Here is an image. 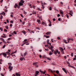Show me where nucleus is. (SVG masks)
<instances>
[{
    "label": "nucleus",
    "instance_id": "nucleus-1",
    "mask_svg": "<svg viewBox=\"0 0 76 76\" xmlns=\"http://www.w3.org/2000/svg\"><path fill=\"white\" fill-rule=\"evenodd\" d=\"M54 53L55 55H57V54H60V52H58V50H56L54 51Z\"/></svg>",
    "mask_w": 76,
    "mask_h": 76
},
{
    "label": "nucleus",
    "instance_id": "nucleus-2",
    "mask_svg": "<svg viewBox=\"0 0 76 76\" xmlns=\"http://www.w3.org/2000/svg\"><path fill=\"white\" fill-rule=\"evenodd\" d=\"M33 66H35L36 67H38V62H34L33 63Z\"/></svg>",
    "mask_w": 76,
    "mask_h": 76
},
{
    "label": "nucleus",
    "instance_id": "nucleus-3",
    "mask_svg": "<svg viewBox=\"0 0 76 76\" xmlns=\"http://www.w3.org/2000/svg\"><path fill=\"white\" fill-rule=\"evenodd\" d=\"M8 68L10 69V72H11V71L12 70V69H13V66H11V65H10L8 67Z\"/></svg>",
    "mask_w": 76,
    "mask_h": 76
},
{
    "label": "nucleus",
    "instance_id": "nucleus-4",
    "mask_svg": "<svg viewBox=\"0 0 76 76\" xmlns=\"http://www.w3.org/2000/svg\"><path fill=\"white\" fill-rule=\"evenodd\" d=\"M39 72L41 73H42V74H45V72H46V71L45 70L44 71V72L41 71V69H40L39 70Z\"/></svg>",
    "mask_w": 76,
    "mask_h": 76
},
{
    "label": "nucleus",
    "instance_id": "nucleus-5",
    "mask_svg": "<svg viewBox=\"0 0 76 76\" xmlns=\"http://www.w3.org/2000/svg\"><path fill=\"white\" fill-rule=\"evenodd\" d=\"M3 56H4V57H5V58H6V57H7V55L6 54L4 53H3Z\"/></svg>",
    "mask_w": 76,
    "mask_h": 76
},
{
    "label": "nucleus",
    "instance_id": "nucleus-6",
    "mask_svg": "<svg viewBox=\"0 0 76 76\" xmlns=\"http://www.w3.org/2000/svg\"><path fill=\"white\" fill-rule=\"evenodd\" d=\"M39 73V71H35V74L36 75H38Z\"/></svg>",
    "mask_w": 76,
    "mask_h": 76
},
{
    "label": "nucleus",
    "instance_id": "nucleus-7",
    "mask_svg": "<svg viewBox=\"0 0 76 76\" xmlns=\"http://www.w3.org/2000/svg\"><path fill=\"white\" fill-rule=\"evenodd\" d=\"M15 75L16 76H20V74L18 73L17 72L15 73Z\"/></svg>",
    "mask_w": 76,
    "mask_h": 76
},
{
    "label": "nucleus",
    "instance_id": "nucleus-8",
    "mask_svg": "<svg viewBox=\"0 0 76 76\" xmlns=\"http://www.w3.org/2000/svg\"><path fill=\"white\" fill-rule=\"evenodd\" d=\"M18 5L16 3H15V5L14 6V8H15V9H16V8H17V7H18Z\"/></svg>",
    "mask_w": 76,
    "mask_h": 76
},
{
    "label": "nucleus",
    "instance_id": "nucleus-9",
    "mask_svg": "<svg viewBox=\"0 0 76 76\" xmlns=\"http://www.w3.org/2000/svg\"><path fill=\"white\" fill-rule=\"evenodd\" d=\"M60 50L61 52H62V51H64L63 48H60Z\"/></svg>",
    "mask_w": 76,
    "mask_h": 76
},
{
    "label": "nucleus",
    "instance_id": "nucleus-10",
    "mask_svg": "<svg viewBox=\"0 0 76 76\" xmlns=\"http://www.w3.org/2000/svg\"><path fill=\"white\" fill-rule=\"evenodd\" d=\"M23 3H21V2H19L18 4L19 6H22L23 5Z\"/></svg>",
    "mask_w": 76,
    "mask_h": 76
},
{
    "label": "nucleus",
    "instance_id": "nucleus-11",
    "mask_svg": "<svg viewBox=\"0 0 76 76\" xmlns=\"http://www.w3.org/2000/svg\"><path fill=\"white\" fill-rule=\"evenodd\" d=\"M5 15V12H3L1 13H0V15Z\"/></svg>",
    "mask_w": 76,
    "mask_h": 76
},
{
    "label": "nucleus",
    "instance_id": "nucleus-12",
    "mask_svg": "<svg viewBox=\"0 0 76 76\" xmlns=\"http://www.w3.org/2000/svg\"><path fill=\"white\" fill-rule=\"evenodd\" d=\"M0 39L3 41V42H5V41H4V39L1 38H0Z\"/></svg>",
    "mask_w": 76,
    "mask_h": 76
},
{
    "label": "nucleus",
    "instance_id": "nucleus-13",
    "mask_svg": "<svg viewBox=\"0 0 76 76\" xmlns=\"http://www.w3.org/2000/svg\"><path fill=\"white\" fill-rule=\"evenodd\" d=\"M24 59V57H21L20 59V60H21V61H23V60Z\"/></svg>",
    "mask_w": 76,
    "mask_h": 76
},
{
    "label": "nucleus",
    "instance_id": "nucleus-14",
    "mask_svg": "<svg viewBox=\"0 0 76 76\" xmlns=\"http://www.w3.org/2000/svg\"><path fill=\"white\" fill-rule=\"evenodd\" d=\"M51 34V32L50 31L46 33V35H49V34Z\"/></svg>",
    "mask_w": 76,
    "mask_h": 76
},
{
    "label": "nucleus",
    "instance_id": "nucleus-15",
    "mask_svg": "<svg viewBox=\"0 0 76 76\" xmlns=\"http://www.w3.org/2000/svg\"><path fill=\"white\" fill-rule=\"evenodd\" d=\"M32 14L33 15H36L37 14V13L35 11H33L32 12Z\"/></svg>",
    "mask_w": 76,
    "mask_h": 76
},
{
    "label": "nucleus",
    "instance_id": "nucleus-16",
    "mask_svg": "<svg viewBox=\"0 0 76 76\" xmlns=\"http://www.w3.org/2000/svg\"><path fill=\"white\" fill-rule=\"evenodd\" d=\"M37 22L39 23L40 24L41 23V21L40 20H37Z\"/></svg>",
    "mask_w": 76,
    "mask_h": 76
},
{
    "label": "nucleus",
    "instance_id": "nucleus-17",
    "mask_svg": "<svg viewBox=\"0 0 76 76\" xmlns=\"http://www.w3.org/2000/svg\"><path fill=\"white\" fill-rule=\"evenodd\" d=\"M27 55V52H26L24 53V56H26Z\"/></svg>",
    "mask_w": 76,
    "mask_h": 76
},
{
    "label": "nucleus",
    "instance_id": "nucleus-18",
    "mask_svg": "<svg viewBox=\"0 0 76 76\" xmlns=\"http://www.w3.org/2000/svg\"><path fill=\"white\" fill-rule=\"evenodd\" d=\"M20 2H21V3H25V1H24L23 0H21Z\"/></svg>",
    "mask_w": 76,
    "mask_h": 76
},
{
    "label": "nucleus",
    "instance_id": "nucleus-19",
    "mask_svg": "<svg viewBox=\"0 0 76 76\" xmlns=\"http://www.w3.org/2000/svg\"><path fill=\"white\" fill-rule=\"evenodd\" d=\"M71 40V39H68V40H67V41L69 43V41H70Z\"/></svg>",
    "mask_w": 76,
    "mask_h": 76
},
{
    "label": "nucleus",
    "instance_id": "nucleus-20",
    "mask_svg": "<svg viewBox=\"0 0 76 76\" xmlns=\"http://www.w3.org/2000/svg\"><path fill=\"white\" fill-rule=\"evenodd\" d=\"M6 54H7L8 55H9L10 54V53L9 52H6Z\"/></svg>",
    "mask_w": 76,
    "mask_h": 76
},
{
    "label": "nucleus",
    "instance_id": "nucleus-21",
    "mask_svg": "<svg viewBox=\"0 0 76 76\" xmlns=\"http://www.w3.org/2000/svg\"><path fill=\"white\" fill-rule=\"evenodd\" d=\"M64 42H65V44H67V43H69L68 42H67V41H66V40H64Z\"/></svg>",
    "mask_w": 76,
    "mask_h": 76
},
{
    "label": "nucleus",
    "instance_id": "nucleus-22",
    "mask_svg": "<svg viewBox=\"0 0 76 76\" xmlns=\"http://www.w3.org/2000/svg\"><path fill=\"white\" fill-rule=\"evenodd\" d=\"M56 72L57 74H59V71H56Z\"/></svg>",
    "mask_w": 76,
    "mask_h": 76
},
{
    "label": "nucleus",
    "instance_id": "nucleus-23",
    "mask_svg": "<svg viewBox=\"0 0 76 76\" xmlns=\"http://www.w3.org/2000/svg\"><path fill=\"white\" fill-rule=\"evenodd\" d=\"M3 16L2 15H1L0 16V19L1 20V19H3Z\"/></svg>",
    "mask_w": 76,
    "mask_h": 76
},
{
    "label": "nucleus",
    "instance_id": "nucleus-24",
    "mask_svg": "<svg viewBox=\"0 0 76 76\" xmlns=\"http://www.w3.org/2000/svg\"><path fill=\"white\" fill-rule=\"evenodd\" d=\"M49 9L50 10H52V8H51V7H50L49 8Z\"/></svg>",
    "mask_w": 76,
    "mask_h": 76
},
{
    "label": "nucleus",
    "instance_id": "nucleus-25",
    "mask_svg": "<svg viewBox=\"0 0 76 76\" xmlns=\"http://www.w3.org/2000/svg\"><path fill=\"white\" fill-rule=\"evenodd\" d=\"M61 18H60L58 19V21H60V20H61Z\"/></svg>",
    "mask_w": 76,
    "mask_h": 76
},
{
    "label": "nucleus",
    "instance_id": "nucleus-26",
    "mask_svg": "<svg viewBox=\"0 0 76 76\" xmlns=\"http://www.w3.org/2000/svg\"><path fill=\"white\" fill-rule=\"evenodd\" d=\"M25 43L24 42V43H23L21 45V46H22V47H23V45H25Z\"/></svg>",
    "mask_w": 76,
    "mask_h": 76
},
{
    "label": "nucleus",
    "instance_id": "nucleus-27",
    "mask_svg": "<svg viewBox=\"0 0 76 76\" xmlns=\"http://www.w3.org/2000/svg\"><path fill=\"white\" fill-rule=\"evenodd\" d=\"M0 29L1 31H3V29L2 28L0 27Z\"/></svg>",
    "mask_w": 76,
    "mask_h": 76
},
{
    "label": "nucleus",
    "instance_id": "nucleus-28",
    "mask_svg": "<svg viewBox=\"0 0 76 76\" xmlns=\"http://www.w3.org/2000/svg\"><path fill=\"white\" fill-rule=\"evenodd\" d=\"M33 34H34V31H31V34H32V33Z\"/></svg>",
    "mask_w": 76,
    "mask_h": 76
},
{
    "label": "nucleus",
    "instance_id": "nucleus-29",
    "mask_svg": "<svg viewBox=\"0 0 76 76\" xmlns=\"http://www.w3.org/2000/svg\"><path fill=\"white\" fill-rule=\"evenodd\" d=\"M53 54V53L50 52L49 53V55H52Z\"/></svg>",
    "mask_w": 76,
    "mask_h": 76
},
{
    "label": "nucleus",
    "instance_id": "nucleus-30",
    "mask_svg": "<svg viewBox=\"0 0 76 76\" xmlns=\"http://www.w3.org/2000/svg\"><path fill=\"white\" fill-rule=\"evenodd\" d=\"M50 48H51V49H53V48H54V47H53V46H52V45H51L50 46Z\"/></svg>",
    "mask_w": 76,
    "mask_h": 76
},
{
    "label": "nucleus",
    "instance_id": "nucleus-31",
    "mask_svg": "<svg viewBox=\"0 0 76 76\" xmlns=\"http://www.w3.org/2000/svg\"><path fill=\"white\" fill-rule=\"evenodd\" d=\"M5 28H6V29H9V27H8V26H6L5 27Z\"/></svg>",
    "mask_w": 76,
    "mask_h": 76
},
{
    "label": "nucleus",
    "instance_id": "nucleus-32",
    "mask_svg": "<svg viewBox=\"0 0 76 76\" xmlns=\"http://www.w3.org/2000/svg\"><path fill=\"white\" fill-rule=\"evenodd\" d=\"M47 58L48 59V60H51V58Z\"/></svg>",
    "mask_w": 76,
    "mask_h": 76
},
{
    "label": "nucleus",
    "instance_id": "nucleus-33",
    "mask_svg": "<svg viewBox=\"0 0 76 76\" xmlns=\"http://www.w3.org/2000/svg\"><path fill=\"white\" fill-rule=\"evenodd\" d=\"M71 56L72 57H73V53H72L71 54Z\"/></svg>",
    "mask_w": 76,
    "mask_h": 76
},
{
    "label": "nucleus",
    "instance_id": "nucleus-34",
    "mask_svg": "<svg viewBox=\"0 0 76 76\" xmlns=\"http://www.w3.org/2000/svg\"><path fill=\"white\" fill-rule=\"evenodd\" d=\"M62 69L63 71H64V72L66 70V69L64 68H62Z\"/></svg>",
    "mask_w": 76,
    "mask_h": 76
},
{
    "label": "nucleus",
    "instance_id": "nucleus-35",
    "mask_svg": "<svg viewBox=\"0 0 76 76\" xmlns=\"http://www.w3.org/2000/svg\"><path fill=\"white\" fill-rule=\"evenodd\" d=\"M10 23H13V21L12 20H11L10 21Z\"/></svg>",
    "mask_w": 76,
    "mask_h": 76
},
{
    "label": "nucleus",
    "instance_id": "nucleus-36",
    "mask_svg": "<svg viewBox=\"0 0 76 76\" xmlns=\"http://www.w3.org/2000/svg\"><path fill=\"white\" fill-rule=\"evenodd\" d=\"M57 39L58 40H60L61 39H60V37H58Z\"/></svg>",
    "mask_w": 76,
    "mask_h": 76
},
{
    "label": "nucleus",
    "instance_id": "nucleus-37",
    "mask_svg": "<svg viewBox=\"0 0 76 76\" xmlns=\"http://www.w3.org/2000/svg\"><path fill=\"white\" fill-rule=\"evenodd\" d=\"M48 44H49L50 45V46L51 45V43L50 42H49L48 43Z\"/></svg>",
    "mask_w": 76,
    "mask_h": 76
},
{
    "label": "nucleus",
    "instance_id": "nucleus-38",
    "mask_svg": "<svg viewBox=\"0 0 76 76\" xmlns=\"http://www.w3.org/2000/svg\"><path fill=\"white\" fill-rule=\"evenodd\" d=\"M6 47V45H4L2 47L3 48H4Z\"/></svg>",
    "mask_w": 76,
    "mask_h": 76
},
{
    "label": "nucleus",
    "instance_id": "nucleus-39",
    "mask_svg": "<svg viewBox=\"0 0 76 76\" xmlns=\"http://www.w3.org/2000/svg\"><path fill=\"white\" fill-rule=\"evenodd\" d=\"M13 33L14 34H15V35H16V34H17L16 33V31H14L13 32Z\"/></svg>",
    "mask_w": 76,
    "mask_h": 76
},
{
    "label": "nucleus",
    "instance_id": "nucleus-40",
    "mask_svg": "<svg viewBox=\"0 0 76 76\" xmlns=\"http://www.w3.org/2000/svg\"><path fill=\"white\" fill-rule=\"evenodd\" d=\"M66 63L67 64H68L69 65H70V63L69 62V61H67L66 62Z\"/></svg>",
    "mask_w": 76,
    "mask_h": 76
},
{
    "label": "nucleus",
    "instance_id": "nucleus-41",
    "mask_svg": "<svg viewBox=\"0 0 76 76\" xmlns=\"http://www.w3.org/2000/svg\"><path fill=\"white\" fill-rule=\"evenodd\" d=\"M46 38H50V36H46Z\"/></svg>",
    "mask_w": 76,
    "mask_h": 76
},
{
    "label": "nucleus",
    "instance_id": "nucleus-42",
    "mask_svg": "<svg viewBox=\"0 0 76 76\" xmlns=\"http://www.w3.org/2000/svg\"><path fill=\"white\" fill-rule=\"evenodd\" d=\"M37 29H38L39 30H40V28H39V27H37Z\"/></svg>",
    "mask_w": 76,
    "mask_h": 76
},
{
    "label": "nucleus",
    "instance_id": "nucleus-43",
    "mask_svg": "<svg viewBox=\"0 0 76 76\" xmlns=\"http://www.w3.org/2000/svg\"><path fill=\"white\" fill-rule=\"evenodd\" d=\"M61 14V15H63V11H61L60 12Z\"/></svg>",
    "mask_w": 76,
    "mask_h": 76
},
{
    "label": "nucleus",
    "instance_id": "nucleus-44",
    "mask_svg": "<svg viewBox=\"0 0 76 76\" xmlns=\"http://www.w3.org/2000/svg\"><path fill=\"white\" fill-rule=\"evenodd\" d=\"M4 31L5 32H7V30H6V29H4Z\"/></svg>",
    "mask_w": 76,
    "mask_h": 76
},
{
    "label": "nucleus",
    "instance_id": "nucleus-45",
    "mask_svg": "<svg viewBox=\"0 0 76 76\" xmlns=\"http://www.w3.org/2000/svg\"><path fill=\"white\" fill-rule=\"evenodd\" d=\"M49 41H50V40L49 39H48L47 40V44L49 43Z\"/></svg>",
    "mask_w": 76,
    "mask_h": 76
},
{
    "label": "nucleus",
    "instance_id": "nucleus-46",
    "mask_svg": "<svg viewBox=\"0 0 76 76\" xmlns=\"http://www.w3.org/2000/svg\"><path fill=\"white\" fill-rule=\"evenodd\" d=\"M69 15H70L71 16H72V13H71L70 12H69Z\"/></svg>",
    "mask_w": 76,
    "mask_h": 76
},
{
    "label": "nucleus",
    "instance_id": "nucleus-47",
    "mask_svg": "<svg viewBox=\"0 0 76 76\" xmlns=\"http://www.w3.org/2000/svg\"><path fill=\"white\" fill-rule=\"evenodd\" d=\"M61 53L63 54H64V51L61 52Z\"/></svg>",
    "mask_w": 76,
    "mask_h": 76
},
{
    "label": "nucleus",
    "instance_id": "nucleus-48",
    "mask_svg": "<svg viewBox=\"0 0 76 76\" xmlns=\"http://www.w3.org/2000/svg\"><path fill=\"white\" fill-rule=\"evenodd\" d=\"M66 17L68 19H69V15L67 14L66 15Z\"/></svg>",
    "mask_w": 76,
    "mask_h": 76
},
{
    "label": "nucleus",
    "instance_id": "nucleus-49",
    "mask_svg": "<svg viewBox=\"0 0 76 76\" xmlns=\"http://www.w3.org/2000/svg\"><path fill=\"white\" fill-rule=\"evenodd\" d=\"M10 26L11 27H12V26H13V24H10Z\"/></svg>",
    "mask_w": 76,
    "mask_h": 76
},
{
    "label": "nucleus",
    "instance_id": "nucleus-50",
    "mask_svg": "<svg viewBox=\"0 0 76 76\" xmlns=\"http://www.w3.org/2000/svg\"><path fill=\"white\" fill-rule=\"evenodd\" d=\"M25 23V21H24L23 22L22 24L23 25H24V24Z\"/></svg>",
    "mask_w": 76,
    "mask_h": 76
},
{
    "label": "nucleus",
    "instance_id": "nucleus-51",
    "mask_svg": "<svg viewBox=\"0 0 76 76\" xmlns=\"http://www.w3.org/2000/svg\"><path fill=\"white\" fill-rule=\"evenodd\" d=\"M24 14H25V15H26V14L27 13L26 12H25V11H24Z\"/></svg>",
    "mask_w": 76,
    "mask_h": 76
},
{
    "label": "nucleus",
    "instance_id": "nucleus-52",
    "mask_svg": "<svg viewBox=\"0 0 76 76\" xmlns=\"http://www.w3.org/2000/svg\"><path fill=\"white\" fill-rule=\"evenodd\" d=\"M60 3L61 4L63 5V3L62 2H60Z\"/></svg>",
    "mask_w": 76,
    "mask_h": 76
},
{
    "label": "nucleus",
    "instance_id": "nucleus-53",
    "mask_svg": "<svg viewBox=\"0 0 76 76\" xmlns=\"http://www.w3.org/2000/svg\"><path fill=\"white\" fill-rule=\"evenodd\" d=\"M50 70V72H52V73L53 72V71H52V70L49 69Z\"/></svg>",
    "mask_w": 76,
    "mask_h": 76
},
{
    "label": "nucleus",
    "instance_id": "nucleus-54",
    "mask_svg": "<svg viewBox=\"0 0 76 76\" xmlns=\"http://www.w3.org/2000/svg\"><path fill=\"white\" fill-rule=\"evenodd\" d=\"M20 15L21 16V17H22V18H23V15H22L20 14Z\"/></svg>",
    "mask_w": 76,
    "mask_h": 76
},
{
    "label": "nucleus",
    "instance_id": "nucleus-55",
    "mask_svg": "<svg viewBox=\"0 0 76 76\" xmlns=\"http://www.w3.org/2000/svg\"><path fill=\"white\" fill-rule=\"evenodd\" d=\"M32 8H34V9H35V6H32Z\"/></svg>",
    "mask_w": 76,
    "mask_h": 76
},
{
    "label": "nucleus",
    "instance_id": "nucleus-56",
    "mask_svg": "<svg viewBox=\"0 0 76 76\" xmlns=\"http://www.w3.org/2000/svg\"><path fill=\"white\" fill-rule=\"evenodd\" d=\"M45 51H48L49 50L48 49H45Z\"/></svg>",
    "mask_w": 76,
    "mask_h": 76
},
{
    "label": "nucleus",
    "instance_id": "nucleus-57",
    "mask_svg": "<svg viewBox=\"0 0 76 76\" xmlns=\"http://www.w3.org/2000/svg\"><path fill=\"white\" fill-rule=\"evenodd\" d=\"M58 75L59 76H62V75H61L59 73Z\"/></svg>",
    "mask_w": 76,
    "mask_h": 76
},
{
    "label": "nucleus",
    "instance_id": "nucleus-58",
    "mask_svg": "<svg viewBox=\"0 0 76 76\" xmlns=\"http://www.w3.org/2000/svg\"><path fill=\"white\" fill-rule=\"evenodd\" d=\"M10 39H11V37L8 39V40H9V41L10 40Z\"/></svg>",
    "mask_w": 76,
    "mask_h": 76
},
{
    "label": "nucleus",
    "instance_id": "nucleus-59",
    "mask_svg": "<svg viewBox=\"0 0 76 76\" xmlns=\"http://www.w3.org/2000/svg\"><path fill=\"white\" fill-rule=\"evenodd\" d=\"M60 14H58L57 15L58 17H60Z\"/></svg>",
    "mask_w": 76,
    "mask_h": 76
},
{
    "label": "nucleus",
    "instance_id": "nucleus-60",
    "mask_svg": "<svg viewBox=\"0 0 76 76\" xmlns=\"http://www.w3.org/2000/svg\"><path fill=\"white\" fill-rule=\"evenodd\" d=\"M29 6H30V7L31 8H32V6H31V4H30Z\"/></svg>",
    "mask_w": 76,
    "mask_h": 76
},
{
    "label": "nucleus",
    "instance_id": "nucleus-61",
    "mask_svg": "<svg viewBox=\"0 0 76 76\" xmlns=\"http://www.w3.org/2000/svg\"><path fill=\"white\" fill-rule=\"evenodd\" d=\"M5 12H7V10H6V9L5 10Z\"/></svg>",
    "mask_w": 76,
    "mask_h": 76
},
{
    "label": "nucleus",
    "instance_id": "nucleus-62",
    "mask_svg": "<svg viewBox=\"0 0 76 76\" xmlns=\"http://www.w3.org/2000/svg\"><path fill=\"white\" fill-rule=\"evenodd\" d=\"M69 12L70 13H73V12H72V11H70Z\"/></svg>",
    "mask_w": 76,
    "mask_h": 76
},
{
    "label": "nucleus",
    "instance_id": "nucleus-63",
    "mask_svg": "<svg viewBox=\"0 0 76 76\" xmlns=\"http://www.w3.org/2000/svg\"><path fill=\"white\" fill-rule=\"evenodd\" d=\"M42 25H45V23L44 22H43L42 23Z\"/></svg>",
    "mask_w": 76,
    "mask_h": 76
},
{
    "label": "nucleus",
    "instance_id": "nucleus-64",
    "mask_svg": "<svg viewBox=\"0 0 76 76\" xmlns=\"http://www.w3.org/2000/svg\"><path fill=\"white\" fill-rule=\"evenodd\" d=\"M2 55H3V53H1L0 54V56H1Z\"/></svg>",
    "mask_w": 76,
    "mask_h": 76
}]
</instances>
